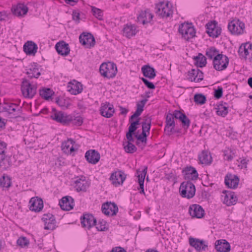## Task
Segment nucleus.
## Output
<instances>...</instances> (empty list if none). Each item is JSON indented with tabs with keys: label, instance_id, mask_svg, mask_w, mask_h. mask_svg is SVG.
<instances>
[{
	"label": "nucleus",
	"instance_id": "2eb2a0df",
	"mask_svg": "<svg viewBox=\"0 0 252 252\" xmlns=\"http://www.w3.org/2000/svg\"><path fill=\"white\" fill-rule=\"evenodd\" d=\"M67 91L72 94L77 95L83 91V85L75 80L69 82L67 84Z\"/></svg>",
	"mask_w": 252,
	"mask_h": 252
},
{
	"label": "nucleus",
	"instance_id": "09e8293b",
	"mask_svg": "<svg viewBox=\"0 0 252 252\" xmlns=\"http://www.w3.org/2000/svg\"><path fill=\"white\" fill-rule=\"evenodd\" d=\"M219 51L214 47H211L208 49L206 51V55L210 59H214L217 55H220Z\"/></svg>",
	"mask_w": 252,
	"mask_h": 252
},
{
	"label": "nucleus",
	"instance_id": "13d9d810",
	"mask_svg": "<svg viewBox=\"0 0 252 252\" xmlns=\"http://www.w3.org/2000/svg\"><path fill=\"white\" fill-rule=\"evenodd\" d=\"M238 161L239 162L238 166L241 168H247L248 162L249 161L248 159H247L246 158H240L238 160Z\"/></svg>",
	"mask_w": 252,
	"mask_h": 252
},
{
	"label": "nucleus",
	"instance_id": "3c124183",
	"mask_svg": "<svg viewBox=\"0 0 252 252\" xmlns=\"http://www.w3.org/2000/svg\"><path fill=\"white\" fill-rule=\"evenodd\" d=\"M194 101L196 104L202 105L206 102V97L201 94H197L194 96Z\"/></svg>",
	"mask_w": 252,
	"mask_h": 252
},
{
	"label": "nucleus",
	"instance_id": "7ed1b4c3",
	"mask_svg": "<svg viewBox=\"0 0 252 252\" xmlns=\"http://www.w3.org/2000/svg\"><path fill=\"white\" fill-rule=\"evenodd\" d=\"M157 15L162 18H167L172 15L173 9L169 2H160L157 4L155 7Z\"/></svg>",
	"mask_w": 252,
	"mask_h": 252
},
{
	"label": "nucleus",
	"instance_id": "c9c22d12",
	"mask_svg": "<svg viewBox=\"0 0 252 252\" xmlns=\"http://www.w3.org/2000/svg\"><path fill=\"white\" fill-rule=\"evenodd\" d=\"M23 49L27 55L34 56L37 52V46L33 42L28 41L24 44Z\"/></svg>",
	"mask_w": 252,
	"mask_h": 252
},
{
	"label": "nucleus",
	"instance_id": "c03bdc74",
	"mask_svg": "<svg viewBox=\"0 0 252 252\" xmlns=\"http://www.w3.org/2000/svg\"><path fill=\"white\" fill-rule=\"evenodd\" d=\"M193 59L195 61V64L197 67H204L207 63L206 58L201 53H199L198 56L194 57Z\"/></svg>",
	"mask_w": 252,
	"mask_h": 252
},
{
	"label": "nucleus",
	"instance_id": "ea45409f",
	"mask_svg": "<svg viewBox=\"0 0 252 252\" xmlns=\"http://www.w3.org/2000/svg\"><path fill=\"white\" fill-rule=\"evenodd\" d=\"M137 32L136 27L134 25L127 24L123 29V35L129 38Z\"/></svg>",
	"mask_w": 252,
	"mask_h": 252
},
{
	"label": "nucleus",
	"instance_id": "680f3d73",
	"mask_svg": "<svg viewBox=\"0 0 252 252\" xmlns=\"http://www.w3.org/2000/svg\"><path fill=\"white\" fill-rule=\"evenodd\" d=\"M7 144L3 141H0V155H5Z\"/></svg>",
	"mask_w": 252,
	"mask_h": 252
},
{
	"label": "nucleus",
	"instance_id": "a211bd4d",
	"mask_svg": "<svg viewBox=\"0 0 252 252\" xmlns=\"http://www.w3.org/2000/svg\"><path fill=\"white\" fill-rule=\"evenodd\" d=\"M189 245L197 252L205 251L207 247L204 240L190 237L189 239Z\"/></svg>",
	"mask_w": 252,
	"mask_h": 252
},
{
	"label": "nucleus",
	"instance_id": "a19ab883",
	"mask_svg": "<svg viewBox=\"0 0 252 252\" xmlns=\"http://www.w3.org/2000/svg\"><path fill=\"white\" fill-rule=\"evenodd\" d=\"M27 74L31 78H37L40 75V72L38 64L35 63L31 64L30 68L27 70Z\"/></svg>",
	"mask_w": 252,
	"mask_h": 252
},
{
	"label": "nucleus",
	"instance_id": "1a4fd4ad",
	"mask_svg": "<svg viewBox=\"0 0 252 252\" xmlns=\"http://www.w3.org/2000/svg\"><path fill=\"white\" fill-rule=\"evenodd\" d=\"M238 54L240 58L245 60H252V44L247 42L241 44L239 48Z\"/></svg>",
	"mask_w": 252,
	"mask_h": 252
},
{
	"label": "nucleus",
	"instance_id": "5fc2aeb1",
	"mask_svg": "<svg viewBox=\"0 0 252 252\" xmlns=\"http://www.w3.org/2000/svg\"><path fill=\"white\" fill-rule=\"evenodd\" d=\"M92 12L93 15L99 20H102L103 17L102 11L94 6H92Z\"/></svg>",
	"mask_w": 252,
	"mask_h": 252
},
{
	"label": "nucleus",
	"instance_id": "20e7f679",
	"mask_svg": "<svg viewBox=\"0 0 252 252\" xmlns=\"http://www.w3.org/2000/svg\"><path fill=\"white\" fill-rule=\"evenodd\" d=\"M179 32L186 40H189L195 36L196 31L192 24L183 23L179 26Z\"/></svg>",
	"mask_w": 252,
	"mask_h": 252
},
{
	"label": "nucleus",
	"instance_id": "a18cd8bd",
	"mask_svg": "<svg viewBox=\"0 0 252 252\" xmlns=\"http://www.w3.org/2000/svg\"><path fill=\"white\" fill-rule=\"evenodd\" d=\"M39 92L40 96L46 100H48L54 94V92L51 89L46 88H43L40 89Z\"/></svg>",
	"mask_w": 252,
	"mask_h": 252
},
{
	"label": "nucleus",
	"instance_id": "f3484780",
	"mask_svg": "<svg viewBox=\"0 0 252 252\" xmlns=\"http://www.w3.org/2000/svg\"><path fill=\"white\" fill-rule=\"evenodd\" d=\"M221 198L223 203L227 206L234 205L237 201V197L234 192L224 190L222 192Z\"/></svg>",
	"mask_w": 252,
	"mask_h": 252
},
{
	"label": "nucleus",
	"instance_id": "6ab92c4d",
	"mask_svg": "<svg viewBox=\"0 0 252 252\" xmlns=\"http://www.w3.org/2000/svg\"><path fill=\"white\" fill-rule=\"evenodd\" d=\"M74 187L78 191L85 192L90 186V183L86 179L84 176L77 178L74 181Z\"/></svg>",
	"mask_w": 252,
	"mask_h": 252
},
{
	"label": "nucleus",
	"instance_id": "c85d7f7f",
	"mask_svg": "<svg viewBox=\"0 0 252 252\" xmlns=\"http://www.w3.org/2000/svg\"><path fill=\"white\" fill-rule=\"evenodd\" d=\"M81 221L82 225L88 229L94 225L96 223V220L94 217L89 214L84 215L83 217L81 218Z\"/></svg>",
	"mask_w": 252,
	"mask_h": 252
},
{
	"label": "nucleus",
	"instance_id": "5701e85b",
	"mask_svg": "<svg viewBox=\"0 0 252 252\" xmlns=\"http://www.w3.org/2000/svg\"><path fill=\"white\" fill-rule=\"evenodd\" d=\"M188 79L191 82H199L203 79V73L198 68L192 69L188 72Z\"/></svg>",
	"mask_w": 252,
	"mask_h": 252
},
{
	"label": "nucleus",
	"instance_id": "dca6fc26",
	"mask_svg": "<svg viewBox=\"0 0 252 252\" xmlns=\"http://www.w3.org/2000/svg\"><path fill=\"white\" fill-rule=\"evenodd\" d=\"M101 210L107 216H114L118 212V208L115 203L106 202L102 205Z\"/></svg>",
	"mask_w": 252,
	"mask_h": 252
},
{
	"label": "nucleus",
	"instance_id": "473e14b6",
	"mask_svg": "<svg viewBox=\"0 0 252 252\" xmlns=\"http://www.w3.org/2000/svg\"><path fill=\"white\" fill-rule=\"evenodd\" d=\"M199 163L206 165H210L212 162L211 153L208 151L203 150L198 155Z\"/></svg>",
	"mask_w": 252,
	"mask_h": 252
},
{
	"label": "nucleus",
	"instance_id": "bf43d9fd",
	"mask_svg": "<svg viewBox=\"0 0 252 252\" xmlns=\"http://www.w3.org/2000/svg\"><path fill=\"white\" fill-rule=\"evenodd\" d=\"M147 136V135L146 134V133H144L142 132L141 134L135 135V137H136V138L138 140H139L143 143L144 142V143H145V144L146 143Z\"/></svg>",
	"mask_w": 252,
	"mask_h": 252
},
{
	"label": "nucleus",
	"instance_id": "864d4df0",
	"mask_svg": "<svg viewBox=\"0 0 252 252\" xmlns=\"http://www.w3.org/2000/svg\"><path fill=\"white\" fill-rule=\"evenodd\" d=\"M127 140V145L124 147L125 151L128 153H133L136 151L137 148L135 146L131 143L133 142V141Z\"/></svg>",
	"mask_w": 252,
	"mask_h": 252
},
{
	"label": "nucleus",
	"instance_id": "052dcab7",
	"mask_svg": "<svg viewBox=\"0 0 252 252\" xmlns=\"http://www.w3.org/2000/svg\"><path fill=\"white\" fill-rule=\"evenodd\" d=\"M142 81L143 82L144 84L149 89H154L155 88V86L154 84L150 81H149L147 79L144 78H141Z\"/></svg>",
	"mask_w": 252,
	"mask_h": 252
},
{
	"label": "nucleus",
	"instance_id": "cd10ccee",
	"mask_svg": "<svg viewBox=\"0 0 252 252\" xmlns=\"http://www.w3.org/2000/svg\"><path fill=\"white\" fill-rule=\"evenodd\" d=\"M239 182V179L235 175L227 174L225 177V184L229 188H236Z\"/></svg>",
	"mask_w": 252,
	"mask_h": 252
},
{
	"label": "nucleus",
	"instance_id": "7c9ffc66",
	"mask_svg": "<svg viewBox=\"0 0 252 252\" xmlns=\"http://www.w3.org/2000/svg\"><path fill=\"white\" fill-rule=\"evenodd\" d=\"M147 167H145L142 171H139L138 170L137 171L138 183L139 185V188H138V189L139 190V193L140 194H145L144 189V182L147 172Z\"/></svg>",
	"mask_w": 252,
	"mask_h": 252
},
{
	"label": "nucleus",
	"instance_id": "49530a36",
	"mask_svg": "<svg viewBox=\"0 0 252 252\" xmlns=\"http://www.w3.org/2000/svg\"><path fill=\"white\" fill-rule=\"evenodd\" d=\"M151 126V119L150 117H147L144 119V121L142 123V132L146 133V132H148L149 133Z\"/></svg>",
	"mask_w": 252,
	"mask_h": 252
},
{
	"label": "nucleus",
	"instance_id": "79ce46f5",
	"mask_svg": "<svg viewBox=\"0 0 252 252\" xmlns=\"http://www.w3.org/2000/svg\"><path fill=\"white\" fill-rule=\"evenodd\" d=\"M229 106L228 103L226 102H221L217 105V107L216 108L217 111L216 113L218 115L224 117L228 112Z\"/></svg>",
	"mask_w": 252,
	"mask_h": 252
},
{
	"label": "nucleus",
	"instance_id": "6e6552de",
	"mask_svg": "<svg viewBox=\"0 0 252 252\" xmlns=\"http://www.w3.org/2000/svg\"><path fill=\"white\" fill-rule=\"evenodd\" d=\"M245 24L240 20H233L228 25L229 31L233 34L239 35L244 33Z\"/></svg>",
	"mask_w": 252,
	"mask_h": 252
},
{
	"label": "nucleus",
	"instance_id": "ddd939ff",
	"mask_svg": "<svg viewBox=\"0 0 252 252\" xmlns=\"http://www.w3.org/2000/svg\"><path fill=\"white\" fill-rule=\"evenodd\" d=\"M182 174L184 179L188 180L187 181L196 180L198 177L196 170L191 166H187L183 169Z\"/></svg>",
	"mask_w": 252,
	"mask_h": 252
},
{
	"label": "nucleus",
	"instance_id": "4be33fe9",
	"mask_svg": "<svg viewBox=\"0 0 252 252\" xmlns=\"http://www.w3.org/2000/svg\"><path fill=\"white\" fill-rule=\"evenodd\" d=\"M85 158L88 162L95 164L99 161L100 156L99 153L95 150H90L86 152Z\"/></svg>",
	"mask_w": 252,
	"mask_h": 252
},
{
	"label": "nucleus",
	"instance_id": "a878e982",
	"mask_svg": "<svg viewBox=\"0 0 252 252\" xmlns=\"http://www.w3.org/2000/svg\"><path fill=\"white\" fill-rule=\"evenodd\" d=\"M190 215L193 218H201L204 214V211L201 206L198 204H192L189 207Z\"/></svg>",
	"mask_w": 252,
	"mask_h": 252
},
{
	"label": "nucleus",
	"instance_id": "393cba45",
	"mask_svg": "<svg viewBox=\"0 0 252 252\" xmlns=\"http://www.w3.org/2000/svg\"><path fill=\"white\" fill-rule=\"evenodd\" d=\"M126 175L122 171L115 172L112 173L110 180L115 186L122 184L125 180Z\"/></svg>",
	"mask_w": 252,
	"mask_h": 252
},
{
	"label": "nucleus",
	"instance_id": "e433bc0d",
	"mask_svg": "<svg viewBox=\"0 0 252 252\" xmlns=\"http://www.w3.org/2000/svg\"><path fill=\"white\" fill-rule=\"evenodd\" d=\"M172 115H173L174 118L180 120L184 126L189 127L190 125V121L185 114L182 113L180 111L175 110Z\"/></svg>",
	"mask_w": 252,
	"mask_h": 252
},
{
	"label": "nucleus",
	"instance_id": "58836bf2",
	"mask_svg": "<svg viewBox=\"0 0 252 252\" xmlns=\"http://www.w3.org/2000/svg\"><path fill=\"white\" fill-rule=\"evenodd\" d=\"M75 141L72 139H68L67 141H65L62 143V149L64 153L69 154L72 153L74 151L73 148V144Z\"/></svg>",
	"mask_w": 252,
	"mask_h": 252
},
{
	"label": "nucleus",
	"instance_id": "4468645a",
	"mask_svg": "<svg viewBox=\"0 0 252 252\" xmlns=\"http://www.w3.org/2000/svg\"><path fill=\"white\" fill-rule=\"evenodd\" d=\"M206 26V32L210 36L216 38L220 34L221 29L218 26V24L216 21L208 23Z\"/></svg>",
	"mask_w": 252,
	"mask_h": 252
},
{
	"label": "nucleus",
	"instance_id": "f03ea898",
	"mask_svg": "<svg viewBox=\"0 0 252 252\" xmlns=\"http://www.w3.org/2000/svg\"><path fill=\"white\" fill-rule=\"evenodd\" d=\"M195 190V186L189 181L183 182L179 188L181 196L188 199L191 198L194 196Z\"/></svg>",
	"mask_w": 252,
	"mask_h": 252
},
{
	"label": "nucleus",
	"instance_id": "aec40b11",
	"mask_svg": "<svg viewBox=\"0 0 252 252\" xmlns=\"http://www.w3.org/2000/svg\"><path fill=\"white\" fill-rule=\"evenodd\" d=\"M115 112L114 108L112 104L109 102L102 103L100 108L101 115L106 118H109L113 116Z\"/></svg>",
	"mask_w": 252,
	"mask_h": 252
},
{
	"label": "nucleus",
	"instance_id": "f704fd0d",
	"mask_svg": "<svg viewBox=\"0 0 252 252\" xmlns=\"http://www.w3.org/2000/svg\"><path fill=\"white\" fill-rule=\"evenodd\" d=\"M12 10L14 15L18 17H22L27 14L28 11V8L24 4L19 3L13 7Z\"/></svg>",
	"mask_w": 252,
	"mask_h": 252
},
{
	"label": "nucleus",
	"instance_id": "6e6d98bb",
	"mask_svg": "<svg viewBox=\"0 0 252 252\" xmlns=\"http://www.w3.org/2000/svg\"><path fill=\"white\" fill-rule=\"evenodd\" d=\"M29 243V241L25 237H21L17 241V245L22 248L27 247Z\"/></svg>",
	"mask_w": 252,
	"mask_h": 252
},
{
	"label": "nucleus",
	"instance_id": "0e129e2a",
	"mask_svg": "<svg viewBox=\"0 0 252 252\" xmlns=\"http://www.w3.org/2000/svg\"><path fill=\"white\" fill-rule=\"evenodd\" d=\"M73 123L75 125L81 126L83 123V119L80 116L76 117L73 120Z\"/></svg>",
	"mask_w": 252,
	"mask_h": 252
},
{
	"label": "nucleus",
	"instance_id": "37998d69",
	"mask_svg": "<svg viewBox=\"0 0 252 252\" xmlns=\"http://www.w3.org/2000/svg\"><path fill=\"white\" fill-rule=\"evenodd\" d=\"M141 70L144 76L149 79H153L156 75L155 69L148 65L143 66Z\"/></svg>",
	"mask_w": 252,
	"mask_h": 252
},
{
	"label": "nucleus",
	"instance_id": "603ef678",
	"mask_svg": "<svg viewBox=\"0 0 252 252\" xmlns=\"http://www.w3.org/2000/svg\"><path fill=\"white\" fill-rule=\"evenodd\" d=\"M94 225L96 226V228L98 231H104L108 229L107 226V222L104 220H99L98 222H96Z\"/></svg>",
	"mask_w": 252,
	"mask_h": 252
},
{
	"label": "nucleus",
	"instance_id": "0eeeda50",
	"mask_svg": "<svg viewBox=\"0 0 252 252\" xmlns=\"http://www.w3.org/2000/svg\"><path fill=\"white\" fill-rule=\"evenodd\" d=\"M1 110L4 112H7L11 117L16 118L19 116L21 113V108L15 103L6 102L0 107Z\"/></svg>",
	"mask_w": 252,
	"mask_h": 252
},
{
	"label": "nucleus",
	"instance_id": "f8f14e48",
	"mask_svg": "<svg viewBox=\"0 0 252 252\" xmlns=\"http://www.w3.org/2000/svg\"><path fill=\"white\" fill-rule=\"evenodd\" d=\"M80 42L86 48H91L95 45V39L91 33H83L79 36Z\"/></svg>",
	"mask_w": 252,
	"mask_h": 252
},
{
	"label": "nucleus",
	"instance_id": "774afa93",
	"mask_svg": "<svg viewBox=\"0 0 252 252\" xmlns=\"http://www.w3.org/2000/svg\"><path fill=\"white\" fill-rule=\"evenodd\" d=\"M111 252H126V251L124 248L119 247L113 249Z\"/></svg>",
	"mask_w": 252,
	"mask_h": 252
},
{
	"label": "nucleus",
	"instance_id": "f257e3e1",
	"mask_svg": "<svg viewBox=\"0 0 252 252\" xmlns=\"http://www.w3.org/2000/svg\"><path fill=\"white\" fill-rule=\"evenodd\" d=\"M99 72L101 76L110 79L114 78L117 72L116 64L112 62L102 63L99 67Z\"/></svg>",
	"mask_w": 252,
	"mask_h": 252
},
{
	"label": "nucleus",
	"instance_id": "bb28decb",
	"mask_svg": "<svg viewBox=\"0 0 252 252\" xmlns=\"http://www.w3.org/2000/svg\"><path fill=\"white\" fill-rule=\"evenodd\" d=\"M59 205L62 210L69 211L73 208V199L68 196L63 197L60 201Z\"/></svg>",
	"mask_w": 252,
	"mask_h": 252
},
{
	"label": "nucleus",
	"instance_id": "423d86ee",
	"mask_svg": "<svg viewBox=\"0 0 252 252\" xmlns=\"http://www.w3.org/2000/svg\"><path fill=\"white\" fill-rule=\"evenodd\" d=\"M214 68L218 71H222L226 69L229 63L228 58L222 54L217 55L213 60Z\"/></svg>",
	"mask_w": 252,
	"mask_h": 252
},
{
	"label": "nucleus",
	"instance_id": "4d7b16f0",
	"mask_svg": "<svg viewBox=\"0 0 252 252\" xmlns=\"http://www.w3.org/2000/svg\"><path fill=\"white\" fill-rule=\"evenodd\" d=\"M234 154L230 150H225L224 153V158L227 160H231L234 157Z\"/></svg>",
	"mask_w": 252,
	"mask_h": 252
},
{
	"label": "nucleus",
	"instance_id": "39448f33",
	"mask_svg": "<svg viewBox=\"0 0 252 252\" xmlns=\"http://www.w3.org/2000/svg\"><path fill=\"white\" fill-rule=\"evenodd\" d=\"M37 87L31 84L27 79H23L21 84V91L26 98H32L36 93Z\"/></svg>",
	"mask_w": 252,
	"mask_h": 252
},
{
	"label": "nucleus",
	"instance_id": "e2e57ef3",
	"mask_svg": "<svg viewBox=\"0 0 252 252\" xmlns=\"http://www.w3.org/2000/svg\"><path fill=\"white\" fill-rule=\"evenodd\" d=\"M222 95V88L219 87L217 90H216L215 91L214 96L216 98L219 99V98H220L221 97Z\"/></svg>",
	"mask_w": 252,
	"mask_h": 252
},
{
	"label": "nucleus",
	"instance_id": "338daca9",
	"mask_svg": "<svg viewBox=\"0 0 252 252\" xmlns=\"http://www.w3.org/2000/svg\"><path fill=\"white\" fill-rule=\"evenodd\" d=\"M5 157V155H0V169L1 168H5L4 162Z\"/></svg>",
	"mask_w": 252,
	"mask_h": 252
},
{
	"label": "nucleus",
	"instance_id": "de8ad7c7",
	"mask_svg": "<svg viewBox=\"0 0 252 252\" xmlns=\"http://www.w3.org/2000/svg\"><path fill=\"white\" fill-rule=\"evenodd\" d=\"M133 120L129 121L130 123V125L128 127V131L126 133V136L127 140L129 141H134V139L132 137V134L133 132L137 129V127L133 123H132Z\"/></svg>",
	"mask_w": 252,
	"mask_h": 252
},
{
	"label": "nucleus",
	"instance_id": "c756f323",
	"mask_svg": "<svg viewBox=\"0 0 252 252\" xmlns=\"http://www.w3.org/2000/svg\"><path fill=\"white\" fill-rule=\"evenodd\" d=\"M153 18V14L148 9L142 11L137 17L138 21L143 25L150 23Z\"/></svg>",
	"mask_w": 252,
	"mask_h": 252
},
{
	"label": "nucleus",
	"instance_id": "9d476101",
	"mask_svg": "<svg viewBox=\"0 0 252 252\" xmlns=\"http://www.w3.org/2000/svg\"><path fill=\"white\" fill-rule=\"evenodd\" d=\"M53 113L51 115V118L58 123L65 124L72 121L71 117L65 114L62 111H56L55 108H53Z\"/></svg>",
	"mask_w": 252,
	"mask_h": 252
},
{
	"label": "nucleus",
	"instance_id": "8fccbe9b",
	"mask_svg": "<svg viewBox=\"0 0 252 252\" xmlns=\"http://www.w3.org/2000/svg\"><path fill=\"white\" fill-rule=\"evenodd\" d=\"M10 179L8 176H3L0 178V186L3 188H9L11 186Z\"/></svg>",
	"mask_w": 252,
	"mask_h": 252
},
{
	"label": "nucleus",
	"instance_id": "72a5a7b5",
	"mask_svg": "<svg viewBox=\"0 0 252 252\" xmlns=\"http://www.w3.org/2000/svg\"><path fill=\"white\" fill-rule=\"evenodd\" d=\"M55 48L58 54L62 56H66L70 52L68 44L63 41L58 42L55 46Z\"/></svg>",
	"mask_w": 252,
	"mask_h": 252
},
{
	"label": "nucleus",
	"instance_id": "2f4dec72",
	"mask_svg": "<svg viewBox=\"0 0 252 252\" xmlns=\"http://www.w3.org/2000/svg\"><path fill=\"white\" fill-rule=\"evenodd\" d=\"M215 249L219 252H229L230 245L225 240H219L215 243Z\"/></svg>",
	"mask_w": 252,
	"mask_h": 252
},
{
	"label": "nucleus",
	"instance_id": "4c0bfd02",
	"mask_svg": "<svg viewBox=\"0 0 252 252\" xmlns=\"http://www.w3.org/2000/svg\"><path fill=\"white\" fill-rule=\"evenodd\" d=\"M147 101L148 99L145 98L137 102L136 104V110L130 117L129 121L131 122L134 118L139 116L141 114L143 111V108Z\"/></svg>",
	"mask_w": 252,
	"mask_h": 252
},
{
	"label": "nucleus",
	"instance_id": "b1692460",
	"mask_svg": "<svg viewBox=\"0 0 252 252\" xmlns=\"http://www.w3.org/2000/svg\"><path fill=\"white\" fill-rule=\"evenodd\" d=\"M175 127L174 118L171 113L167 114L165 120L164 131L166 134L170 135L173 133Z\"/></svg>",
	"mask_w": 252,
	"mask_h": 252
},
{
	"label": "nucleus",
	"instance_id": "9b49d317",
	"mask_svg": "<svg viewBox=\"0 0 252 252\" xmlns=\"http://www.w3.org/2000/svg\"><path fill=\"white\" fill-rule=\"evenodd\" d=\"M42 220L44 223V229L53 230L56 228V220L55 217L52 214H44L42 218Z\"/></svg>",
	"mask_w": 252,
	"mask_h": 252
},
{
	"label": "nucleus",
	"instance_id": "69168bd1",
	"mask_svg": "<svg viewBox=\"0 0 252 252\" xmlns=\"http://www.w3.org/2000/svg\"><path fill=\"white\" fill-rule=\"evenodd\" d=\"M72 19L77 23L79 22L80 20V14L78 12L74 11L72 13Z\"/></svg>",
	"mask_w": 252,
	"mask_h": 252
},
{
	"label": "nucleus",
	"instance_id": "412c9836",
	"mask_svg": "<svg viewBox=\"0 0 252 252\" xmlns=\"http://www.w3.org/2000/svg\"><path fill=\"white\" fill-rule=\"evenodd\" d=\"M30 209L32 211L39 212L43 209L42 200L37 197H32L30 200Z\"/></svg>",
	"mask_w": 252,
	"mask_h": 252
}]
</instances>
